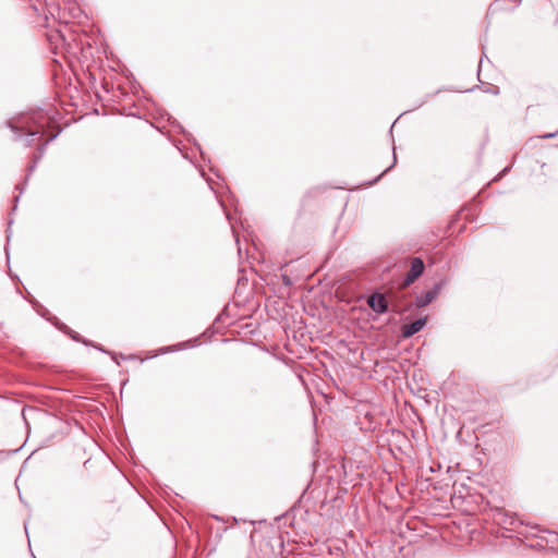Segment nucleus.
Returning a JSON list of instances; mask_svg holds the SVG:
<instances>
[{"label":"nucleus","instance_id":"1","mask_svg":"<svg viewBox=\"0 0 558 558\" xmlns=\"http://www.w3.org/2000/svg\"><path fill=\"white\" fill-rule=\"evenodd\" d=\"M424 270V263L420 257H414L411 260V268L407 275L404 286H408L415 281Z\"/></svg>","mask_w":558,"mask_h":558},{"label":"nucleus","instance_id":"2","mask_svg":"<svg viewBox=\"0 0 558 558\" xmlns=\"http://www.w3.org/2000/svg\"><path fill=\"white\" fill-rule=\"evenodd\" d=\"M368 306L376 313H385L388 307V303L384 296V294L380 293H374L372 294L367 300Z\"/></svg>","mask_w":558,"mask_h":558},{"label":"nucleus","instance_id":"3","mask_svg":"<svg viewBox=\"0 0 558 558\" xmlns=\"http://www.w3.org/2000/svg\"><path fill=\"white\" fill-rule=\"evenodd\" d=\"M427 318H420L411 324H405L402 326V337L403 338H410L416 332H418L426 324Z\"/></svg>","mask_w":558,"mask_h":558},{"label":"nucleus","instance_id":"4","mask_svg":"<svg viewBox=\"0 0 558 558\" xmlns=\"http://www.w3.org/2000/svg\"><path fill=\"white\" fill-rule=\"evenodd\" d=\"M437 295L436 290L427 291L423 296L418 298L416 301L417 307H423L429 304Z\"/></svg>","mask_w":558,"mask_h":558}]
</instances>
